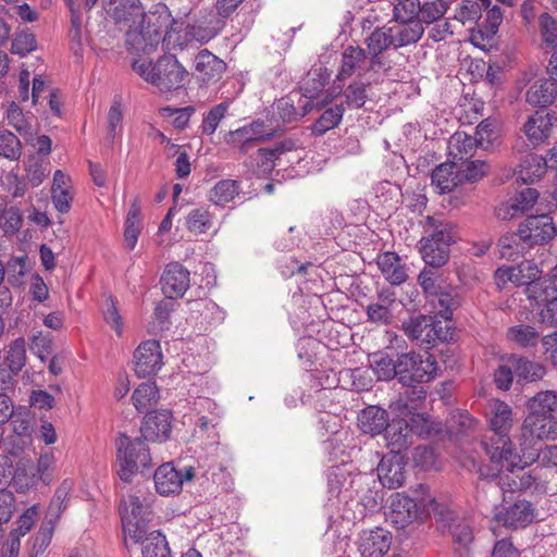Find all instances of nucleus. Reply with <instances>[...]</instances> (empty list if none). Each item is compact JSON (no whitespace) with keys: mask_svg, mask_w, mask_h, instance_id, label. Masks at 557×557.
Segmentation results:
<instances>
[{"mask_svg":"<svg viewBox=\"0 0 557 557\" xmlns=\"http://www.w3.org/2000/svg\"><path fill=\"white\" fill-rule=\"evenodd\" d=\"M488 408L490 430L483 435L481 446L492 465L491 468L483 467L481 474L491 478L495 475V471H499L497 467L502 461L507 460L512 465L518 458L517 449L509 436L513 421L511 407L500 399H492Z\"/></svg>","mask_w":557,"mask_h":557,"instance_id":"obj_1","label":"nucleus"},{"mask_svg":"<svg viewBox=\"0 0 557 557\" xmlns=\"http://www.w3.org/2000/svg\"><path fill=\"white\" fill-rule=\"evenodd\" d=\"M557 235V226L548 213L530 214L519 223L516 232L498 239L500 256L516 259L535 246H544Z\"/></svg>","mask_w":557,"mask_h":557,"instance_id":"obj_2","label":"nucleus"},{"mask_svg":"<svg viewBox=\"0 0 557 557\" xmlns=\"http://www.w3.org/2000/svg\"><path fill=\"white\" fill-rule=\"evenodd\" d=\"M134 16H141L140 26L129 29L125 35V46L127 50L135 53L148 54L161 41H165L163 35L165 23L161 15H146L135 0H121L114 8V18L116 21H131Z\"/></svg>","mask_w":557,"mask_h":557,"instance_id":"obj_3","label":"nucleus"},{"mask_svg":"<svg viewBox=\"0 0 557 557\" xmlns=\"http://www.w3.org/2000/svg\"><path fill=\"white\" fill-rule=\"evenodd\" d=\"M428 492L426 485L419 484L413 491L414 496H409L405 492H397L391 496L386 518L395 529L403 530L414 521L437 513L441 505L435 498L426 496Z\"/></svg>","mask_w":557,"mask_h":557,"instance_id":"obj_4","label":"nucleus"},{"mask_svg":"<svg viewBox=\"0 0 557 557\" xmlns=\"http://www.w3.org/2000/svg\"><path fill=\"white\" fill-rule=\"evenodd\" d=\"M132 69L147 83L157 87L161 92L177 90L184 85L188 72L174 54H164L154 63L134 60Z\"/></svg>","mask_w":557,"mask_h":557,"instance_id":"obj_5","label":"nucleus"},{"mask_svg":"<svg viewBox=\"0 0 557 557\" xmlns=\"http://www.w3.org/2000/svg\"><path fill=\"white\" fill-rule=\"evenodd\" d=\"M143 437L121 434L115 441L117 475L124 483H131L137 473L152 468L150 449Z\"/></svg>","mask_w":557,"mask_h":557,"instance_id":"obj_6","label":"nucleus"},{"mask_svg":"<svg viewBox=\"0 0 557 557\" xmlns=\"http://www.w3.org/2000/svg\"><path fill=\"white\" fill-rule=\"evenodd\" d=\"M311 75L317 77H312V87L308 86L309 79L306 82L305 94L292 92L274 102L272 119L283 124L293 123L299 121L312 110L311 99L315 92L324 88L329 76L322 73V69L314 70L312 73L309 72V76Z\"/></svg>","mask_w":557,"mask_h":557,"instance_id":"obj_7","label":"nucleus"},{"mask_svg":"<svg viewBox=\"0 0 557 557\" xmlns=\"http://www.w3.org/2000/svg\"><path fill=\"white\" fill-rule=\"evenodd\" d=\"M437 369L435 357L429 352L410 351L397 356V380L401 385L428 383L436 376Z\"/></svg>","mask_w":557,"mask_h":557,"instance_id":"obj_8","label":"nucleus"},{"mask_svg":"<svg viewBox=\"0 0 557 557\" xmlns=\"http://www.w3.org/2000/svg\"><path fill=\"white\" fill-rule=\"evenodd\" d=\"M119 511L123 532L128 534L135 543H138L148 532V523L152 515L150 504L140 500L137 495H129L127 499L120 502Z\"/></svg>","mask_w":557,"mask_h":557,"instance_id":"obj_9","label":"nucleus"},{"mask_svg":"<svg viewBox=\"0 0 557 557\" xmlns=\"http://www.w3.org/2000/svg\"><path fill=\"white\" fill-rule=\"evenodd\" d=\"M421 39L420 30L416 28L396 29V27H376L364 39L368 54L383 53L388 48L395 50L416 44Z\"/></svg>","mask_w":557,"mask_h":557,"instance_id":"obj_10","label":"nucleus"},{"mask_svg":"<svg viewBox=\"0 0 557 557\" xmlns=\"http://www.w3.org/2000/svg\"><path fill=\"white\" fill-rule=\"evenodd\" d=\"M197 476L198 472L193 467L177 470L174 468L173 462H166L157 468L153 473V482L157 493L162 496H169L178 494L184 482H188Z\"/></svg>","mask_w":557,"mask_h":557,"instance_id":"obj_11","label":"nucleus"},{"mask_svg":"<svg viewBox=\"0 0 557 557\" xmlns=\"http://www.w3.org/2000/svg\"><path fill=\"white\" fill-rule=\"evenodd\" d=\"M298 140L284 138L273 145L272 148H260L249 157L248 166L258 177H268L274 170L275 161L285 152L297 149Z\"/></svg>","mask_w":557,"mask_h":557,"instance_id":"obj_12","label":"nucleus"},{"mask_svg":"<svg viewBox=\"0 0 557 557\" xmlns=\"http://www.w3.org/2000/svg\"><path fill=\"white\" fill-rule=\"evenodd\" d=\"M160 343L148 339L139 344L134 352V371L138 377L154 375L162 367Z\"/></svg>","mask_w":557,"mask_h":557,"instance_id":"obj_13","label":"nucleus"},{"mask_svg":"<svg viewBox=\"0 0 557 557\" xmlns=\"http://www.w3.org/2000/svg\"><path fill=\"white\" fill-rule=\"evenodd\" d=\"M160 284L166 298H181L189 288L190 272L180 262H170L161 275Z\"/></svg>","mask_w":557,"mask_h":557,"instance_id":"obj_14","label":"nucleus"},{"mask_svg":"<svg viewBox=\"0 0 557 557\" xmlns=\"http://www.w3.org/2000/svg\"><path fill=\"white\" fill-rule=\"evenodd\" d=\"M517 461L510 465L511 462L504 460L500 462V465L497 467L499 468V471H495V475L493 476H484L481 473V469L483 467L491 468L492 461L488 459V462H474L473 466L476 468V473L479 474L480 480L484 481H495L497 486L500 488L502 492H516L521 491L518 481V474H515V469L518 468L520 471L523 470V467L520 466L521 458L519 454L517 453Z\"/></svg>","mask_w":557,"mask_h":557,"instance_id":"obj_15","label":"nucleus"},{"mask_svg":"<svg viewBox=\"0 0 557 557\" xmlns=\"http://www.w3.org/2000/svg\"><path fill=\"white\" fill-rule=\"evenodd\" d=\"M172 431V413L170 410L148 411L140 426L141 437L151 442H165Z\"/></svg>","mask_w":557,"mask_h":557,"instance_id":"obj_16","label":"nucleus"},{"mask_svg":"<svg viewBox=\"0 0 557 557\" xmlns=\"http://www.w3.org/2000/svg\"><path fill=\"white\" fill-rule=\"evenodd\" d=\"M218 14L205 13L193 23L185 26V37L188 40H196L200 44H207L216 37L223 29L225 22Z\"/></svg>","mask_w":557,"mask_h":557,"instance_id":"obj_17","label":"nucleus"},{"mask_svg":"<svg viewBox=\"0 0 557 557\" xmlns=\"http://www.w3.org/2000/svg\"><path fill=\"white\" fill-rule=\"evenodd\" d=\"M407 458L404 454H386L377 466V476L384 487L395 490L405 482Z\"/></svg>","mask_w":557,"mask_h":557,"instance_id":"obj_18","label":"nucleus"},{"mask_svg":"<svg viewBox=\"0 0 557 557\" xmlns=\"http://www.w3.org/2000/svg\"><path fill=\"white\" fill-rule=\"evenodd\" d=\"M555 123H557L555 113L536 111L529 116L522 128L529 145L535 148L545 143Z\"/></svg>","mask_w":557,"mask_h":557,"instance_id":"obj_19","label":"nucleus"},{"mask_svg":"<svg viewBox=\"0 0 557 557\" xmlns=\"http://www.w3.org/2000/svg\"><path fill=\"white\" fill-rule=\"evenodd\" d=\"M534 507L531 502L519 499L495 515L496 520L505 527L520 529L534 519Z\"/></svg>","mask_w":557,"mask_h":557,"instance_id":"obj_20","label":"nucleus"},{"mask_svg":"<svg viewBox=\"0 0 557 557\" xmlns=\"http://www.w3.org/2000/svg\"><path fill=\"white\" fill-rule=\"evenodd\" d=\"M392 544L391 533L383 528L363 530L359 539L362 557H383Z\"/></svg>","mask_w":557,"mask_h":557,"instance_id":"obj_21","label":"nucleus"},{"mask_svg":"<svg viewBox=\"0 0 557 557\" xmlns=\"http://www.w3.org/2000/svg\"><path fill=\"white\" fill-rule=\"evenodd\" d=\"M226 70L225 62L208 49L200 50L195 57V72L203 84L218 82Z\"/></svg>","mask_w":557,"mask_h":557,"instance_id":"obj_22","label":"nucleus"},{"mask_svg":"<svg viewBox=\"0 0 557 557\" xmlns=\"http://www.w3.org/2000/svg\"><path fill=\"white\" fill-rule=\"evenodd\" d=\"M540 197V193L532 187L518 191L509 201L496 209V215L502 220H510L519 214L527 213L533 208Z\"/></svg>","mask_w":557,"mask_h":557,"instance_id":"obj_23","label":"nucleus"},{"mask_svg":"<svg viewBox=\"0 0 557 557\" xmlns=\"http://www.w3.org/2000/svg\"><path fill=\"white\" fill-rule=\"evenodd\" d=\"M389 454H404L413 444L409 422L406 419H393L384 431Z\"/></svg>","mask_w":557,"mask_h":557,"instance_id":"obj_24","label":"nucleus"},{"mask_svg":"<svg viewBox=\"0 0 557 557\" xmlns=\"http://www.w3.org/2000/svg\"><path fill=\"white\" fill-rule=\"evenodd\" d=\"M368 63L367 51L359 46H348L342 53V63L334 81V84L344 82L351 77L354 74L361 76V72L366 71Z\"/></svg>","mask_w":557,"mask_h":557,"instance_id":"obj_25","label":"nucleus"},{"mask_svg":"<svg viewBox=\"0 0 557 557\" xmlns=\"http://www.w3.org/2000/svg\"><path fill=\"white\" fill-rule=\"evenodd\" d=\"M198 472L197 479H203L207 483L205 491L209 496L215 497L220 493L231 492L234 481L231 472L221 463L211 465L207 470Z\"/></svg>","mask_w":557,"mask_h":557,"instance_id":"obj_26","label":"nucleus"},{"mask_svg":"<svg viewBox=\"0 0 557 557\" xmlns=\"http://www.w3.org/2000/svg\"><path fill=\"white\" fill-rule=\"evenodd\" d=\"M515 367L516 382L519 385L527 383H536L546 375V367L537 361L530 360L527 357L511 354L508 356Z\"/></svg>","mask_w":557,"mask_h":557,"instance_id":"obj_27","label":"nucleus"},{"mask_svg":"<svg viewBox=\"0 0 557 557\" xmlns=\"http://www.w3.org/2000/svg\"><path fill=\"white\" fill-rule=\"evenodd\" d=\"M357 421L361 432L372 436L382 434L391 422L388 412L379 406H368L362 409L358 413Z\"/></svg>","mask_w":557,"mask_h":557,"instance_id":"obj_28","label":"nucleus"},{"mask_svg":"<svg viewBox=\"0 0 557 557\" xmlns=\"http://www.w3.org/2000/svg\"><path fill=\"white\" fill-rule=\"evenodd\" d=\"M319 346L320 342L311 336L300 337L296 344L297 356L307 370V379L310 382L320 381V371L311 369L314 364L317 349ZM313 387H315L318 391L326 388L321 382H314Z\"/></svg>","mask_w":557,"mask_h":557,"instance_id":"obj_29","label":"nucleus"},{"mask_svg":"<svg viewBox=\"0 0 557 557\" xmlns=\"http://www.w3.org/2000/svg\"><path fill=\"white\" fill-rule=\"evenodd\" d=\"M557 99V83L548 78L536 79L525 92V101L532 107L546 108Z\"/></svg>","mask_w":557,"mask_h":557,"instance_id":"obj_30","label":"nucleus"},{"mask_svg":"<svg viewBox=\"0 0 557 557\" xmlns=\"http://www.w3.org/2000/svg\"><path fill=\"white\" fill-rule=\"evenodd\" d=\"M436 515L438 516V520L447 522L454 543L460 548H468L474 537L469 522L466 519L455 517L451 511H444L441 508L437 510Z\"/></svg>","mask_w":557,"mask_h":557,"instance_id":"obj_31","label":"nucleus"},{"mask_svg":"<svg viewBox=\"0 0 557 557\" xmlns=\"http://www.w3.org/2000/svg\"><path fill=\"white\" fill-rule=\"evenodd\" d=\"M523 429L540 440L557 436V416L555 413H531L523 421Z\"/></svg>","mask_w":557,"mask_h":557,"instance_id":"obj_32","label":"nucleus"},{"mask_svg":"<svg viewBox=\"0 0 557 557\" xmlns=\"http://www.w3.org/2000/svg\"><path fill=\"white\" fill-rule=\"evenodd\" d=\"M419 0H398L393 8V20L398 24L396 29L416 28L420 30L421 37L424 34V27L418 21Z\"/></svg>","mask_w":557,"mask_h":557,"instance_id":"obj_33","label":"nucleus"},{"mask_svg":"<svg viewBox=\"0 0 557 557\" xmlns=\"http://www.w3.org/2000/svg\"><path fill=\"white\" fill-rule=\"evenodd\" d=\"M341 88L339 95L343 97L341 103H344L345 109L359 110L364 107L369 100V87L370 82L362 81L361 78H355L346 87L335 84Z\"/></svg>","mask_w":557,"mask_h":557,"instance_id":"obj_34","label":"nucleus"},{"mask_svg":"<svg viewBox=\"0 0 557 557\" xmlns=\"http://www.w3.org/2000/svg\"><path fill=\"white\" fill-rule=\"evenodd\" d=\"M527 298L536 306H542L557 297V277L554 274L542 275L524 288Z\"/></svg>","mask_w":557,"mask_h":557,"instance_id":"obj_35","label":"nucleus"},{"mask_svg":"<svg viewBox=\"0 0 557 557\" xmlns=\"http://www.w3.org/2000/svg\"><path fill=\"white\" fill-rule=\"evenodd\" d=\"M377 267L383 277L392 285H400L408 277L406 264L396 252L387 251L379 256Z\"/></svg>","mask_w":557,"mask_h":557,"instance_id":"obj_36","label":"nucleus"},{"mask_svg":"<svg viewBox=\"0 0 557 557\" xmlns=\"http://www.w3.org/2000/svg\"><path fill=\"white\" fill-rule=\"evenodd\" d=\"M431 182L441 195L455 190L461 185L457 163L446 162L437 165L432 172Z\"/></svg>","mask_w":557,"mask_h":557,"instance_id":"obj_37","label":"nucleus"},{"mask_svg":"<svg viewBox=\"0 0 557 557\" xmlns=\"http://www.w3.org/2000/svg\"><path fill=\"white\" fill-rule=\"evenodd\" d=\"M191 313H197L205 330L220 325L225 319V311L211 299H196L189 301Z\"/></svg>","mask_w":557,"mask_h":557,"instance_id":"obj_38","label":"nucleus"},{"mask_svg":"<svg viewBox=\"0 0 557 557\" xmlns=\"http://www.w3.org/2000/svg\"><path fill=\"white\" fill-rule=\"evenodd\" d=\"M426 236L422 237L420 243H433L440 245H453L455 243L454 226L447 221L434 216L426 218Z\"/></svg>","mask_w":557,"mask_h":557,"instance_id":"obj_39","label":"nucleus"},{"mask_svg":"<svg viewBox=\"0 0 557 557\" xmlns=\"http://www.w3.org/2000/svg\"><path fill=\"white\" fill-rule=\"evenodd\" d=\"M396 401L397 409L403 414H413L421 408L426 398V389L421 384L403 385Z\"/></svg>","mask_w":557,"mask_h":557,"instance_id":"obj_40","label":"nucleus"},{"mask_svg":"<svg viewBox=\"0 0 557 557\" xmlns=\"http://www.w3.org/2000/svg\"><path fill=\"white\" fill-rule=\"evenodd\" d=\"M547 168V160L544 157L529 153L519 163L517 180L525 184L534 183L546 173Z\"/></svg>","mask_w":557,"mask_h":557,"instance_id":"obj_41","label":"nucleus"},{"mask_svg":"<svg viewBox=\"0 0 557 557\" xmlns=\"http://www.w3.org/2000/svg\"><path fill=\"white\" fill-rule=\"evenodd\" d=\"M138 543L143 557H172L166 536L159 530L147 532Z\"/></svg>","mask_w":557,"mask_h":557,"instance_id":"obj_42","label":"nucleus"},{"mask_svg":"<svg viewBox=\"0 0 557 557\" xmlns=\"http://www.w3.org/2000/svg\"><path fill=\"white\" fill-rule=\"evenodd\" d=\"M140 214V202L139 199L136 197L131 202L129 210L125 219L124 240L126 247L129 250H133L135 248L138 240V236L141 232Z\"/></svg>","mask_w":557,"mask_h":557,"instance_id":"obj_43","label":"nucleus"},{"mask_svg":"<svg viewBox=\"0 0 557 557\" xmlns=\"http://www.w3.org/2000/svg\"><path fill=\"white\" fill-rule=\"evenodd\" d=\"M345 112L344 103L326 108L311 126L312 134L321 136L339 125Z\"/></svg>","mask_w":557,"mask_h":557,"instance_id":"obj_44","label":"nucleus"},{"mask_svg":"<svg viewBox=\"0 0 557 557\" xmlns=\"http://www.w3.org/2000/svg\"><path fill=\"white\" fill-rule=\"evenodd\" d=\"M7 121L8 124L25 139V141L34 139L36 129L33 127L23 110L14 101L10 103L7 110Z\"/></svg>","mask_w":557,"mask_h":557,"instance_id":"obj_45","label":"nucleus"},{"mask_svg":"<svg viewBox=\"0 0 557 557\" xmlns=\"http://www.w3.org/2000/svg\"><path fill=\"white\" fill-rule=\"evenodd\" d=\"M240 183L236 180H221L210 190L209 200L215 206L224 207L239 195Z\"/></svg>","mask_w":557,"mask_h":557,"instance_id":"obj_46","label":"nucleus"},{"mask_svg":"<svg viewBox=\"0 0 557 557\" xmlns=\"http://www.w3.org/2000/svg\"><path fill=\"white\" fill-rule=\"evenodd\" d=\"M420 253L425 265L440 269L445 265L449 259L450 245L420 243Z\"/></svg>","mask_w":557,"mask_h":557,"instance_id":"obj_47","label":"nucleus"},{"mask_svg":"<svg viewBox=\"0 0 557 557\" xmlns=\"http://www.w3.org/2000/svg\"><path fill=\"white\" fill-rule=\"evenodd\" d=\"M39 478L35 472L33 465H25L18 462L12 476V486L18 494H24L30 488L36 487Z\"/></svg>","mask_w":557,"mask_h":557,"instance_id":"obj_48","label":"nucleus"},{"mask_svg":"<svg viewBox=\"0 0 557 557\" xmlns=\"http://www.w3.org/2000/svg\"><path fill=\"white\" fill-rule=\"evenodd\" d=\"M507 338L519 347L532 348L539 344L541 336L534 326L517 324L508 329Z\"/></svg>","mask_w":557,"mask_h":557,"instance_id":"obj_49","label":"nucleus"},{"mask_svg":"<svg viewBox=\"0 0 557 557\" xmlns=\"http://www.w3.org/2000/svg\"><path fill=\"white\" fill-rule=\"evenodd\" d=\"M23 213L15 206L8 207L0 202V228L5 236H13L20 232L23 226Z\"/></svg>","mask_w":557,"mask_h":557,"instance_id":"obj_50","label":"nucleus"},{"mask_svg":"<svg viewBox=\"0 0 557 557\" xmlns=\"http://www.w3.org/2000/svg\"><path fill=\"white\" fill-rule=\"evenodd\" d=\"M528 409L531 413H555L557 411V392L541 391L531 397L528 403Z\"/></svg>","mask_w":557,"mask_h":557,"instance_id":"obj_51","label":"nucleus"},{"mask_svg":"<svg viewBox=\"0 0 557 557\" xmlns=\"http://www.w3.org/2000/svg\"><path fill=\"white\" fill-rule=\"evenodd\" d=\"M123 129V104L122 97L115 95L107 116V138L111 141L122 133Z\"/></svg>","mask_w":557,"mask_h":557,"instance_id":"obj_52","label":"nucleus"},{"mask_svg":"<svg viewBox=\"0 0 557 557\" xmlns=\"http://www.w3.org/2000/svg\"><path fill=\"white\" fill-rule=\"evenodd\" d=\"M159 398V389L154 382H145L139 384L132 395V401L135 408L141 412Z\"/></svg>","mask_w":557,"mask_h":557,"instance_id":"obj_53","label":"nucleus"},{"mask_svg":"<svg viewBox=\"0 0 557 557\" xmlns=\"http://www.w3.org/2000/svg\"><path fill=\"white\" fill-rule=\"evenodd\" d=\"M461 184L465 182L474 183L484 177L490 165L482 160H466L457 164Z\"/></svg>","mask_w":557,"mask_h":557,"instance_id":"obj_54","label":"nucleus"},{"mask_svg":"<svg viewBox=\"0 0 557 557\" xmlns=\"http://www.w3.org/2000/svg\"><path fill=\"white\" fill-rule=\"evenodd\" d=\"M448 10V4L444 0L425 1L421 3L419 1V15L421 26L423 24L430 25L437 22Z\"/></svg>","mask_w":557,"mask_h":557,"instance_id":"obj_55","label":"nucleus"},{"mask_svg":"<svg viewBox=\"0 0 557 557\" xmlns=\"http://www.w3.org/2000/svg\"><path fill=\"white\" fill-rule=\"evenodd\" d=\"M26 362V342L23 337L14 339L7 351L4 366L20 373Z\"/></svg>","mask_w":557,"mask_h":557,"instance_id":"obj_56","label":"nucleus"},{"mask_svg":"<svg viewBox=\"0 0 557 557\" xmlns=\"http://www.w3.org/2000/svg\"><path fill=\"white\" fill-rule=\"evenodd\" d=\"M23 147L18 137L8 129L0 131V156L16 161L21 158Z\"/></svg>","mask_w":557,"mask_h":557,"instance_id":"obj_57","label":"nucleus"},{"mask_svg":"<svg viewBox=\"0 0 557 557\" xmlns=\"http://www.w3.org/2000/svg\"><path fill=\"white\" fill-rule=\"evenodd\" d=\"M542 270L533 261L524 260L517 267H513V284L528 288L534 282Z\"/></svg>","mask_w":557,"mask_h":557,"instance_id":"obj_58","label":"nucleus"},{"mask_svg":"<svg viewBox=\"0 0 557 557\" xmlns=\"http://www.w3.org/2000/svg\"><path fill=\"white\" fill-rule=\"evenodd\" d=\"M516 379L515 367L508 357L503 359V362L497 366L493 373V382L495 387L502 392H508Z\"/></svg>","mask_w":557,"mask_h":557,"instance_id":"obj_59","label":"nucleus"},{"mask_svg":"<svg viewBox=\"0 0 557 557\" xmlns=\"http://www.w3.org/2000/svg\"><path fill=\"white\" fill-rule=\"evenodd\" d=\"M186 227L194 234H203L211 227V215L203 208L193 209L186 216Z\"/></svg>","mask_w":557,"mask_h":557,"instance_id":"obj_60","label":"nucleus"},{"mask_svg":"<svg viewBox=\"0 0 557 557\" xmlns=\"http://www.w3.org/2000/svg\"><path fill=\"white\" fill-rule=\"evenodd\" d=\"M503 11L496 4L486 11L485 21L480 26L479 30L482 39L491 40L496 35L503 22Z\"/></svg>","mask_w":557,"mask_h":557,"instance_id":"obj_61","label":"nucleus"},{"mask_svg":"<svg viewBox=\"0 0 557 557\" xmlns=\"http://www.w3.org/2000/svg\"><path fill=\"white\" fill-rule=\"evenodd\" d=\"M373 371L381 381L397 379V359L394 360L388 355L375 356Z\"/></svg>","mask_w":557,"mask_h":557,"instance_id":"obj_62","label":"nucleus"},{"mask_svg":"<svg viewBox=\"0 0 557 557\" xmlns=\"http://www.w3.org/2000/svg\"><path fill=\"white\" fill-rule=\"evenodd\" d=\"M539 27L543 41L552 48L557 47V18L547 12L539 16Z\"/></svg>","mask_w":557,"mask_h":557,"instance_id":"obj_63","label":"nucleus"},{"mask_svg":"<svg viewBox=\"0 0 557 557\" xmlns=\"http://www.w3.org/2000/svg\"><path fill=\"white\" fill-rule=\"evenodd\" d=\"M228 109V104L226 102H221L214 107H212L207 114L205 115L201 124V129L203 134L212 135L222 119L225 116Z\"/></svg>","mask_w":557,"mask_h":557,"instance_id":"obj_64","label":"nucleus"}]
</instances>
